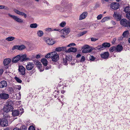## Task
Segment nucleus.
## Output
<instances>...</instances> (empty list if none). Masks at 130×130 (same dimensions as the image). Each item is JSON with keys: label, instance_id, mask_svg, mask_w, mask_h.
<instances>
[{"label": "nucleus", "instance_id": "nucleus-1", "mask_svg": "<svg viewBox=\"0 0 130 130\" xmlns=\"http://www.w3.org/2000/svg\"><path fill=\"white\" fill-rule=\"evenodd\" d=\"M13 104V102L12 101L10 100H8L6 103V104L4 106V111L7 112L12 110L13 107L11 105Z\"/></svg>", "mask_w": 130, "mask_h": 130}, {"label": "nucleus", "instance_id": "nucleus-2", "mask_svg": "<svg viewBox=\"0 0 130 130\" xmlns=\"http://www.w3.org/2000/svg\"><path fill=\"white\" fill-rule=\"evenodd\" d=\"M18 70L19 73L20 75H24L25 74L26 69L23 66L19 65Z\"/></svg>", "mask_w": 130, "mask_h": 130}, {"label": "nucleus", "instance_id": "nucleus-3", "mask_svg": "<svg viewBox=\"0 0 130 130\" xmlns=\"http://www.w3.org/2000/svg\"><path fill=\"white\" fill-rule=\"evenodd\" d=\"M110 46V44L109 43H104L102 44V46H99L96 47V48L97 49L101 50L104 49V47H109Z\"/></svg>", "mask_w": 130, "mask_h": 130}, {"label": "nucleus", "instance_id": "nucleus-4", "mask_svg": "<svg viewBox=\"0 0 130 130\" xmlns=\"http://www.w3.org/2000/svg\"><path fill=\"white\" fill-rule=\"evenodd\" d=\"M53 55L52 57V60L55 62L57 61L58 60L59 58V55L57 54V53L55 52H53Z\"/></svg>", "mask_w": 130, "mask_h": 130}, {"label": "nucleus", "instance_id": "nucleus-5", "mask_svg": "<svg viewBox=\"0 0 130 130\" xmlns=\"http://www.w3.org/2000/svg\"><path fill=\"white\" fill-rule=\"evenodd\" d=\"M25 48V46L24 45H16L13 47L12 50H14L17 49L19 50H22Z\"/></svg>", "mask_w": 130, "mask_h": 130}, {"label": "nucleus", "instance_id": "nucleus-6", "mask_svg": "<svg viewBox=\"0 0 130 130\" xmlns=\"http://www.w3.org/2000/svg\"><path fill=\"white\" fill-rule=\"evenodd\" d=\"M120 6L119 4L117 3H113L111 4L110 7L111 8L117 10L119 8Z\"/></svg>", "mask_w": 130, "mask_h": 130}, {"label": "nucleus", "instance_id": "nucleus-7", "mask_svg": "<svg viewBox=\"0 0 130 130\" xmlns=\"http://www.w3.org/2000/svg\"><path fill=\"white\" fill-rule=\"evenodd\" d=\"M34 67V64L32 62H28L26 66L27 69L28 70H32Z\"/></svg>", "mask_w": 130, "mask_h": 130}, {"label": "nucleus", "instance_id": "nucleus-8", "mask_svg": "<svg viewBox=\"0 0 130 130\" xmlns=\"http://www.w3.org/2000/svg\"><path fill=\"white\" fill-rule=\"evenodd\" d=\"M70 32V28H64L63 29L61 30L60 32L64 35H66L69 34Z\"/></svg>", "mask_w": 130, "mask_h": 130}, {"label": "nucleus", "instance_id": "nucleus-9", "mask_svg": "<svg viewBox=\"0 0 130 130\" xmlns=\"http://www.w3.org/2000/svg\"><path fill=\"white\" fill-rule=\"evenodd\" d=\"M83 48L82 51V52L83 53H90L92 51V50L89 48V46L88 45L84 46Z\"/></svg>", "mask_w": 130, "mask_h": 130}, {"label": "nucleus", "instance_id": "nucleus-10", "mask_svg": "<svg viewBox=\"0 0 130 130\" xmlns=\"http://www.w3.org/2000/svg\"><path fill=\"white\" fill-rule=\"evenodd\" d=\"M128 23V21H127L126 19H123L120 21V24L122 26L125 27H127L128 25L127 24Z\"/></svg>", "mask_w": 130, "mask_h": 130}, {"label": "nucleus", "instance_id": "nucleus-11", "mask_svg": "<svg viewBox=\"0 0 130 130\" xmlns=\"http://www.w3.org/2000/svg\"><path fill=\"white\" fill-rule=\"evenodd\" d=\"M9 98V95L8 94L3 93L0 94V98L2 99L6 100Z\"/></svg>", "mask_w": 130, "mask_h": 130}, {"label": "nucleus", "instance_id": "nucleus-12", "mask_svg": "<svg viewBox=\"0 0 130 130\" xmlns=\"http://www.w3.org/2000/svg\"><path fill=\"white\" fill-rule=\"evenodd\" d=\"M8 125V122L7 120L3 118L2 119V124L1 126L5 127L7 126Z\"/></svg>", "mask_w": 130, "mask_h": 130}, {"label": "nucleus", "instance_id": "nucleus-13", "mask_svg": "<svg viewBox=\"0 0 130 130\" xmlns=\"http://www.w3.org/2000/svg\"><path fill=\"white\" fill-rule=\"evenodd\" d=\"M20 61L22 62L25 61L26 60H30V58L26 57V55H23L22 56L20 55Z\"/></svg>", "mask_w": 130, "mask_h": 130}, {"label": "nucleus", "instance_id": "nucleus-14", "mask_svg": "<svg viewBox=\"0 0 130 130\" xmlns=\"http://www.w3.org/2000/svg\"><path fill=\"white\" fill-rule=\"evenodd\" d=\"M14 11L15 13L18 14L20 15L24 16L25 18H26L27 17L26 14L23 12L20 11L15 9H14Z\"/></svg>", "mask_w": 130, "mask_h": 130}, {"label": "nucleus", "instance_id": "nucleus-15", "mask_svg": "<svg viewBox=\"0 0 130 130\" xmlns=\"http://www.w3.org/2000/svg\"><path fill=\"white\" fill-rule=\"evenodd\" d=\"M20 112L21 113L20 114H21L23 112H20L18 110H14L12 111V116L14 117H15L18 116L19 114L20 113Z\"/></svg>", "mask_w": 130, "mask_h": 130}, {"label": "nucleus", "instance_id": "nucleus-16", "mask_svg": "<svg viewBox=\"0 0 130 130\" xmlns=\"http://www.w3.org/2000/svg\"><path fill=\"white\" fill-rule=\"evenodd\" d=\"M109 56V54L108 52H106L101 54V57L104 59H107Z\"/></svg>", "mask_w": 130, "mask_h": 130}, {"label": "nucleus", "instance_id": "nucleus-17", "mask_svg": "<svg viewBox=\"0 0 130 130\" xmlns=\"http://www.w3.org/2000/svg\"><path fill=\"white\" fill-rule=\"evenodd\" d=\"M45 41L46 43L49 45H52L55 43V42L53 39L50 38L46 39Z\"/></svg>", "mask_w": 130, "mask_h": 130}, {"label": "nucleus", "instance_id": "nucleus-18", "mask_svg": "<svg viewBox=\"0 0 130 130\" xmlns=\"http://www.w3.org/2000/svg\"><path fill=\"white\" fill-rule=\"evenodd\" d=\"M87 14L88 13L86 12L83 13L80 15L79 19V20H80L85 19L87 16Z\"/></svg>", "mask_w": 130, "mask_h": 130}, {"label": "nucleus", "instance_id": "nucleus-19", "mask_svg": "<svg viewBox=\"0 0 130 130\" xmlns=\"http://www.w3.org/2000/svg\"><path fill=\"white\" fill-rule=\"evenodd\" d=\"M11 17L15 21L18 22L22 23H23V21L22 19L19 18L17 16H11Z\"/></svg>", "mask_w": 130, "mask_h": 130}, {"label": "nucleus", "instance_id": "nucleus-20", "mask_svg": "<svg viewBox=\"0 0 130 130\" xmlns=\"http://www.w3.org/2000/svg\"><path fill=\"white\" fill-rule=\"evenodd\" d=\"M116 52H120L123 49V47L122 45L120 44H118L116 47Z\"/></svg>", "mask_w": 130, "mask_h": 130}, {"label": "nucleus", "instance_id": "nucleus-21", "mask_svg": "<svg viewBox=\"0 0 130 130\" xmlns=\"http://www.w3.org/2000/svg\"><path fill=\"white\" fill-rule=\"evenodd\" d=\"M77 51V49L76 48L74 47H71L69 48L68 50L66 51V52H73L75 53Z\"/></svg>", "mask_w": 130, "mask_h": 130}, {"label": "nucleus", "instance_id": "nucleus-22", "mask_svg": "<svg viewBox=\"0 0 130 130\" xmlns=\"http://www.w3.org/2000/svg\"><path fill=\"white\" fill-rule=\"evenodd\" d=\"M7 83L5 80H3L0 82V88H3L7 87Z\"/></svg>", "mask_w": 130, "mask_h": 130}, {"label": "nucleus", "instance_id": "nucleus-23", "mask_svg": "<svg viewBox=\"0 0 130 130\" xmlns=\"http://www.w3.org/2000/svg\"><path fill=\"white\" fill-rule=\"evenodd\" d=\"M20 55H19L14 57L12 60V62L13 63H16L19 60H20Z\"/></svg>", "mask_w": 130, "mask_h": 130}, {"label": "nucleus", "instance_id": "nucleus-24", "mask_svg": "<svg viewBox=\"0 0 130 130\" xmlns=\"http://www.w3.org/2000/svg\"><path fill=\"white\" fill-rule=\"evenodd\" d=\"M11 59L9 58L5 59L3 61V64L5 66H6L9 64L11 61Z\"/></svg>", "mask_w": 130, "mask_h": 130}, {"label": "nucleus", "instance_id": "nucleus-25", "mask_svg": "<svg viewBox=\"0 0 130 130\" xmlns=\"http://www.w3.org/2000/svg\"><path fill=\"white\" fill-rule=\"evenodd\" d=\"M69 58L67 56L65 58H63V59L62 62L64 65H67L68 64V61H69Z\"/></svg>", "mask_w": 130, "mask_h": 130}, {"label": "nucleus", "instance_id": "nucleus-26", "mask_svg": "<svg viewBox=\"0 0 130 130\" xmlns=\"http://www.w3.org/2000/svg\"><path fill=\"white\" fill-rule=\"evenodd\" d=\"M41 61L44 66H47V61L46 59L45 58L42 59Z\"/></svg>", "mask_w": 130, "mask_h": 130}, {"label": "nucleus", "instance_id": "nucleus-27", "mask_svg": "<svg viewBox=\"0 0 130 130\" xmlns=\"http://www.w3.org/2000/svg\"><path fill=\"white\" fill-rule=\"evenodd\" d=\"M38 36L39 37H41L43 36L44 34L43 31L41 30H38L37 32Z\"/></svg>", "mask_w": 130, "mask_h": 130}, {"label": "nucleus", "instance_id": "nucleus-28", "mask_svg": "<svg viewBox=\"0 0 130 130\" xmlns=\"http://www.w3.org/2000/svg\"><path fill=\"white\" fill-rule=\"evenodd\" d=\"M124 11L126 13H128L130 12V7L127 6L124 9Z\"/></svg>", "mask_w": 130, "mask_h": 130}, {"label": "nucleus", "instance_id": "nucleus-29", "mask_svg": "<svg viewBox=\"0 0 130 130\" xmlns=\"http://www.w3.org/2000/svg\"><path fill=\"white\" fill-rule=\"evenodd\" d=\"M129 32L128 30L125 31L122 34V36L123 37H127L129 35Z\"/></svg>", "mask_w": 130, "mask_h": 130}, {"label": "nucleus", "instance_id": "nucleus-30", "mask_svg": "<svg viewBox=\"0 0 130 130\" xmlns=\"http://www.w3.org/2000/svg\"><path fill=\"white\" fill-rule=\"evenodd\" d=\"M14 39L15 37H14L10 36L6 38V40L8 41H10L13 40Z\"/></svg>", "mask_w": 130, "mask_h": 130}, {"label": "nucleus", "instance_id": "nucleus-31", "mask_svg": "<svg viewBox=\"0 0 130 130\" xmlns=\"http://www.w3.org/2000/svg\"><path fill=\"white\" fill-rule=\"evenodd\" d=\"M87 32V31H84L83 32H80L78 35V37H81L84 35L85 34H86Z\"/></svg>", "mask_w": 130, "mask_h": 130}, {"label": "nucleus", "instance_id": "nucleus-32", "mask_svg": "<svg viewBox=\"0 0 130 130\" xmlns=\"http://www.w3.org/2000/svg\"><path fill=\"white\" fill-rule=\"evenodd\" d=\"M53 52L51 53H48L45 56V57L46 58H48L50 57H51L52 58L53 55Z\"/></svg>", "mask_w": 130, "mask_h": 130}, {"label": "nucleus", "instance_id": "nucleus-33", "mask_svg": "<svg viewBox=\"0 0 130 130\" xmlns=\"http://www.w3.org/2000/svg\"><path fill=\"white\" fill-rule=\"evenodd\" d=\"M109 51L110 52H116V49L115 46H113L111 47L109 49Z\"/></svg>", "mask_w": 130, "mask_h": 130}, {"label": "nucleus", "instance_id": "nucleus-34", "mask_svg": "<svg viewBox=\"0 0 130 130\" xmlns=\"http://www.w3.org/2000/svg\"><path fill=\"white\" fill-rule=\"evenodd\" d=\"M38 25L36 23H33L31 24L30 25V27L32 28H36Z\"/></svg>", "mask_w": 130, "mask_h": 130}, {"label": "nucleus", "instance_id": "nucleus-35", "mask_svg": "<svg viewBox=\"0 0 130 130\" xmlns=\"http://www.w3.org/2000/svg\"><path fill=\"white\" fill-rule=\"evenodd\" d=\"M115 18L117 21H119L121 19V17L120 15L116 14L115 15Z\"/></svg>", "mask_w": 130, "mask_h": 130}, {"label": "nucleus", "instance_id": "nucleus-36", "mask_svg": "<svg viewBox=\"0 0 130 130\" xmlns=\"http://www.w3.org/2000/svg\"><path fill=\"white\" fill-rule=\"evenodd\" d=\"M109 19V17H106L104 18L101 21V22L102 23H103L106 21H108V19Z\"/></svg>", "mask_w": 130, "mask_h": 130}, {"label": "nucleus", "instance_id": "nucleus-37", "mask_svg": "<svg viewBox=\"0 0 130 130\" xmlns=\"http://www.w3.org/2000/svg\"><path fill=\"white\" fill-rule=\"evenodd\" d=\"M37 67L38 68V69H40V72L42 71H43L44 69H40L42 68V64H41V62L39 63V64L37 66Z\"/></svg>", "mask_w": 130, "mask_h": 130}, {"label": "nucleus", "instance_id": "nucleus-38", "mask_svg": "<svg viewBox=\"0 0 130 130\" xmlns=\"http://www.w3.org/2000/svg\"><path fill=\"white\" fill-rule=\"evenodd\" d=\"M20 128L22 130H27V127L24 125H22L20 127Z\"/></svg>", "mask_w": 130, "mask_h": 130}, {"label": "nucleus", "instance_id": "nucleus-39", "mask_svg": "<svg viewBox=\"0 0 130 130\" xmlns=\"http://www.w3.org/2000/svg\"><path fill=\"white\" fill-rule=\"evenodd\" d=\"M66 23L65 22L63 21L61 22L59 26L61 27H64L65 26Z\"/></svg>", "mask_w": 130, "mask_h": 130}, {"label": "nucleus", "instance_id": "nucleus-40", "mask_svg": "<svg viewBox=\"0 0 130 130\" xmlns=\"http://www.w3.org/2000/svg\"><path fill=\"white\" fill-rule=\"evenodd\" d=\"M0 9H5L8 10V8L7 7L5 6L0 5Z\"/></svg>", "mask_w": 130, "mask_h": 130}, {"label": "nucleus", "instance_id": "nucleus-41", "mask_svg": "<svg viewBox=\"0 0 130 130\" xmlns=\"http://www.w3.org/2000/svg\"><path fill=\"white\" fill-rule=\"evenodd\" d=\"M14 78L18 82L21 83L22 82L21 80L17 77H15Z\"/></svg>", "mask_w": 130, "mask_h": 130}, {"label": "nucleus", "instance_id": "nucleus-42", "mask_svg": "<svg viewBox=\"0 0 130 130\" xmlns=\"http://www.w3.org/2000/svg\"><path fill=\"white\" fill-rule=\"evenodd\" d=\"M36 57V56L34 54H33L30 55L29 56V57L28 58H30V60L31 59H34Z\"/></svg>", "mask_w": 130, "mask_h": 130}, {"label": "nucleus", "instance_id": "nucleus-43", "mask_svg": "<svg viewBox=\"0 0 130 130\" xmlns=\"http://www.w3.org/2000/svg\"><path fill=\"white\" fill-rule=\"evenodd\" d=\"M76 44L73 43H71L68 45L67 47H70L72 46H74L76 45Z\"/></svg>", "mask_w": 130, "mask_h": 130}, {"label": "nucleus", "instance_id": "nucleus-44", "mask_svg": "<svg viewBox=\"0 0 130 130\" xmlns=\"http://www.w3.org/2000/svg\"><path fill=\"white\" fill-rule=\"evenodd\" d=\"M95 58L92 56H90L89 57V59L90 60L92 61H93L95 59Z\"/></svg>", "mask_w": 130, "mask_h": 130}, {"label": "nucleus", "instance_id": "nucleus-45", "mask_svg": "<svg viewBox=\"0 0 130 130\" xmlns=\"http://www.w3.org/2000/svg\"><path fill=\"white\" fill-rule=\"evenodd\" d=\"M53 30V29L50 28H47L46 29V30L47 31H52Z\"/></svg>", "mask_w": 130, "mask_h": 130}, {"label": "nucleus", "instance_id": "nucleus-46", "mask_svg": "<svg viewBox=\"0 0 130 130\" xmlns=\"http://www.w3.org/2000/svg\"><path fill=\"white\" fill-rule=\"evenodd\" d=\"M61 47H59L56 48L55 50L57 52H60L61 51Z\"/></svg>", "mask_w": 130, "mask_h": 130}, {"label": "nucleus", "instance_id": "nucleus-47", "mask_svg": "<svg viewBox=\"0 0 130 130\" xmlns=\"http://www.w3.org/2000/svg\"><path fill=\"white\" fill-rule=\"evenodd\" d=\"M28 130H35V128L33 126H30L29 127Z\"/></svg>", "mask_w": 130, "mask_h": 130}, {"label": "nucleus", "instance_id": "nucleus-48", "mask_svg": "<svg viewBox=\"0 0 130 130\" xmlns=\"http://www.w3.org/2000/svg\"><path fill=\"white\" fill-rule=\"evenodd\" d=\"M126 17L130 20V13H127L126 15Z\"/></svg>", "mask_w": 130, "mask_h": 130}, {"label": "nucleus", "instance_id": "nucleus-49", "mask_svg": "<svg viewBox=\"0 0 130 130\" xmlns=\"http://www.w3.org/2000/svg\"><path fill=\"white\" fill-rule=\"evenodd\" d=\"M85 60V57L84 56H82L80 60L81 62L84 61Z\"/></svg>", "mask_w": 130, "mask_h": 130}, {"label": "nucleus", "instance_id": "nucleus-50", "mask_svg": "<svg viewBox=\"0 0 130 130\" xmlns=\"http://www.w3.org/2000/svg\"><path fill=\"white\" fill-rule=\"evenodd\" d=\"M41 62L38 61H36L34 62L35 64L37 66Z\"/></svg>", "mask_w": 130, "mask_h": 130}, {"label": "nucleus", "instance_id": "nucleus-51", "mask_svg": "<svg viewBox=\"0 0 130 130\" xmlns=\"http://www.w3.org/2000/svg\"><path fill=\"white\" fill-rule=\"evenodd\" d=\"M61 51H65V52H66V51L67 50H66V46H62L61 47Z\"/></svg>", "mask_w": 130, "mask_h": 130}, {"label": "nucleus", "instance_id": "nucleus-52", "mask_svg": "<svg viewBox=\"0 0 130 130\" xmlns=\"http://www.w3.org/2000/svg\"><path fill=\"white\" fill-rule=\"evenodd\" d=\"M91 41H95L98 40V39L95 38H91Z\"/></svg>", "mask_w": 130, "mask_h": 130}, {"label": "nucleus", "instance_id": "nucleus-53", "mask_svg": "<svg viewBox=\"0 0 130 130\" xmlns=\"http://www.w3.org/2000/svg\"><path fill=\"white\" fill-rule=\"evenodd\" d=\"M102 17V14H100L98 15L97 17V19L98 20H100L101 19Z\"/></svg>", "mask_w": 130, "mask_h": 130}, {"label": "nucleus", "instance_id": "nucleus-54", "mask_svg": "<svg viewBox=\"0 0 130 130\" xmlns=\"http://www.w3.org/2000/svg\"><path fill=\"white\" fill-rule=\"evenodd\" d=\"M18 94L19 95H18V98H17L18 99H20L21 96V94L20 92H19Z\"/></svg>", "mask_w": 130, "mask_h": 130}, {"label": "nucleus", "instance_id": "nucleus-55", "mask_svg": "<svg viewBox=\"0 0 130 130\" xmlns=\"http://www.w3.org/2000/svg\"><path fill=\"white\" fill-rule=\"evenodd\" d=\"M13 130H22V129L16 127L14 128Z\"/></svg>", "mask_w": 130, "mask_h": 130}, {"label": "nucleus", "instance_id": "nucleus-56", "mask_svg": "<svg viewBox=\"0 0 130 130\" xmlns=\"http://www.w3.org/2000/svg\"><path fill=\"white\" fill-rule=\"evenodd\" d=\"M4 72V70L3 69H0V75H2Z\"/></svg>", "mask_w": 130, "mask_h": 130}, {"label": "nucleus", "instance_id": "nucleus-57", "mask_svg": "<svg viewBox=\"0 0 130 130\" xmlns=\"http://www.w3.org/2000/svg\"><path fill=\"white\" fill-rule=\"evenodd\" d=\"M116 38H113V40L111 42L113 44H114L115 43V42L116 41Z\"/></svg>", "mask_w": 130, "mask_h": 130}, {"label": "nucleus", "instance_id": "nucleus-58", "mask_svg": "<svg viewBox=\"0 0 130 130\" xmlns=\"http://www.w3.org/2000/svg\"><path fill=\"white\" fill-rule=\"evenodd\" d=\"M111 23L113 25H115L116 24L115 22L113 21H111Z\"/></svg>", "mask_w": 130, "mask_h": 130}, {"label": "nucleus", "instance_id": "nucleus-59", "mask_svg": "<svg viewBox=\"0 0 130 130\" xmlns=\"http://www.w3.org/2000/svg\"><path fill=\"white\" fill-rule=\"evenodd\" d=\"M37 59H39L40 58V56L39 55H35Z\"/></svg>", "mask_w": 130, "mask_h": 130}, {"label": "nucleus", "instance_id": "nucleus-60", "mask_svg": "<svg viewBox=\"0 0 130 130\" xmlns=\"http://www.w3.org/2000/svg\"><path fill=\"white\" fill-rule=\"evenodd\" d=\"M53 31H59L60 30V29H53Z\"/></svg>", "mask_w": 130, "mask_h": 130}, {"label": "nucleus", "instance_id": "nucleus-61", "mask_svg": "<svg viewBox=\"0 0 130 130\" xmlns=\"http://www.w3.org/2000/svg\"><path fill=\"white\" fill-rule=\"evenodd\" d=\"M17 86L18 87L17 89H18V90H20L21 88V86H20L19 85Z\"/></svg>", "mask_w": 130, "mask_h": 130}, {"label": "nucleus", "instance_id": "nucleus-62", "mask_svg": "<svg viewBox=\"0 0 130 130\" xmlns=\"http://www.w3.org/2000/svg\"><path fill=\"white\" fill-rule=\"evenodd\" d=\"M44 68H45V69L47 70H48V69L50 68V67H45Z\"/></svg>", "mask_w": 130, "mask_h": 130}, {"label": "nucleus", "instance_id": "nucleus-63", "mask_svg": "<svg viewBox=\"0 0 130 130\" xmlns=\"http://www.w3.org/2000/svg\"><path fill=\"white\" fill-rule=\"evenodd\" d=\"M81 56V55L80 54H78L76 56V57L77 58Z\"/></svg>", "mask_w": 130, "mask_h": 130}, {"label": "nucleus", "instance_id": "nucleus-64", "mask_svg": "<svg viewBox=\"0 0 130 130\" xmlns=\"http://www.w3.org/2000/svg\"><path fill=\"white\" fill-rule=\"evenodd\" d=\"M127 24H128V26H129V27H130V21H128V23Z\"/></svg>", "mask_w": 130, "mask_h": 130}]
</instances>
